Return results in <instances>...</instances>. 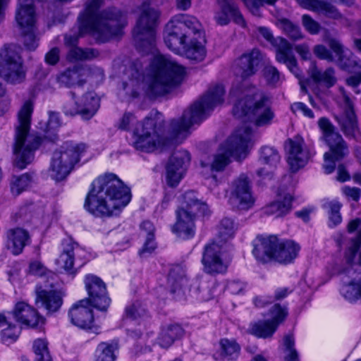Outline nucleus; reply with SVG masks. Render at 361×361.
Segmentation results:
<instances>
[{
  "label": "nucleus",
  "instance_id": "de8ad7c7",
  "mask_svg": "<svg viewBox=\"0 0 361 361\" xmlns=\"http://www.w3.org/2000/svg\"><path fill=\"white\" fill-rule=\"evenodd\" d=\"M33 173H26L20 176H13L11 183V191L18 195L25 190L32 181Z\"/></svg>",
  "mask_w": 361,
  "mask_h": 361
},
{
  "label": "nucleus",
  "instance_id": "473e14b6",
  "mask_svg": "<svg viewBox=\"0 0 361 361\" xmlns=\"http://www.w3.org/2000/svg\"><path fill=\"white\" fill-rule=\"evenodd\" d=\"M254 248H299L300 245L293 240H284L279 241L276 235H269L264 236L263 235H257L252 241Z\"/></svg>",
  "mask_w": 361,
  "mask_h": 361
},
{
  "label": "nucleus",
  "instance_id": "f3484780",
  "mask_svg": "<svg viewBox=\"0 0 361 361\" xmlns=\"http://www.w3.org/2000/svg\"><path fill=\"white\" fill-rule=\"evenodd\" d=\"M232 259L227 250H204L201 259L203 271L211 275L224 274L226 273Z\"/></svg>",
  "mask_w": 361,
  "mask_h": 361
},
{
  "label": "nucleus",
  "instance_id": "4d7b16f0",
  "mask_svg": "<svg viewBox=\"0 0 361 361\" xmlns=\"http://www.w3.org/2000/svg\"><path fill=\"white\" fill-rule=\"evenodd\" d=\"M302 25L305 30L311 35H317L322 30L321 25L310 15L304 14L301 18Z\"/></svg>",
  "mask_w": 361,
  "mask_h": 361
},
{
  "label": "nucleus",
  "instance_id": "37998d69",
  "mask_svg": "<svg viewBox=\"0 0 361 361\" xmlns=\"http://www.w3.org/2000/svg\"><path fill=\"white\" fill-rule=\"evenodd\" d=\"M35 18L33 19L31 25L27 24L26 22L23 25L18 24L22 30L24 45L30 51L35 50L38 46L37 39L35 34Z\"/></svg>",
  "mask_w": 361,
  "mask_h": 361
},
{
  "label": "nucleus",
  "instance_id": "ddd939ff",
  "mask_svg": "<svg viewBox=\"0 0 361 361\" xmlns=\"http://www.w3.org/2000/svg\"><path fill=\"white\" fill-rule=\"evenodd\" d=\"M271 319L259 320L250 323L248 332L249 334L262 338H269L272 337L278 326L281 324L288 316V309L286 306H281L279 304H275L269 310Z\"/></svg>",
  "mask_w": 361,
  "mask_h": 361
},
{
  "label": "nucleus",
  "instance_id": "7ed1b4c3",
  "mask_svg": "<svg viewBox=\"0 0 361 361\" xmlns=\"http://www.w3.org/2000/svg\"><path fill=\"white\" fill-rule=\"evenodd\" d=\"M185 73L183 66L165 56H156L142 85L145 94L154 99L169 94L182 82Z\"/></svg>",
  "mask_w": 361,
  "mask_h": 361
},
{
  "label": "nucleus",
  "instance_id": "a211bd4d",
  "mask_svg": "<svg viewBox=\"0 0 361 361\" xmlns=\"http://www.w3.org/2000/svg\"><path fill=\"white\" fill-rule=\"evenodd\" d=\"M104 76L103 70L98 67L74 66L67 68L58 77L57 80L61 85L71 87L75 85H82L86 80L85 77Z\"/></svg>",
  "mask_w": 361,
  "mask_h": 361
},
{
  "label": "nucleus",
  "instance_id": "79ce46f5",
  "mask_svg": "<svg viewBox=\"0 0 361 361\" xmlns=\"http://www.w3.org/2000/svg\"><path fill=\"white\" fill-rule=\"evenodd\" d=\"M117 348L116 343H100L95 350L94 361H115L114 351Z\"/></svg>",
  "mask_w": 361,
  "mask_h": 361
},
{
  "label": "nucleus",
  "instance_id": "7c9ffc66",
  "mask_svg": "<svg viewBox=\"0 0 361 361\" xmlns=\"http://www.w3.org/2000/svg\"><path fill=\"white\" fill-rule=\"evenodd\" d=\"M298 4L302 8L325 17L334 20L342 18V14L338 8L331 3L324 0H296Z\"/></svg>",
  "mask_w": 361,
  "mask_h": 361
},
{
  "label": "nucleus",
  "instance_id": "4c0bfd02",
  "mask_svg": "<svg viewBox=\"0 0 361 361\" xmlns=\"http://www.w3.org/2000/svg\"><path fill=\"white\" fill-rule=\"evenodd\" d=\"M218 8L228 15L240 26H245V19L234 0H216Z\"/></svg>",
  "mask_w": 361,
  "mask_h": 361
},
{
  "label": "nucleus",
  "instance_id": "b1692460",
  "mask_svg": "<svg viewBox=\"0 0 361 361\" xmlns=\"http://www.w3.org/2000/svg\"><path fill=\"white\" fill-rule=\"evenodd\" d=\"M252 252L257 262L263 264L271 262L287 264L298 256V250H252Z\"/></svg>",
  "mask_w": 361,
  "mask_h": 361
},
{
  "label": "nucleus",
  "instance_id": "774afa93",
  "mask_svg": "<svg viewBox=\"0 0 361 361\" xmlns=\"http://www.w3.org/2000/svg\"><path fill=\"white\" fill-rule=\"evenodd\" d=\"M219 231L221 233H226L228 236H233L234 233V223L230 218H224L219 224Z\"/></svg>",
  "mask_w": 361,
  "mask_h": 361
},
{
  "label": "nucleus",
  "instance_id": "f257e3e1",
  "mask_svg": "<svg viewBox=\"0 0 361 361\" xmlns=\"http://www.w3.org/2000/svg\"><path fill=\"white\" fill-rule=\"evenodd\" d=\"M101 6V0H89L85 3L84 11L78 17V25L64 35V44L68 49L77 47L79 39L87 33L99 44L121 35L126 24L124 13L116 7L99 11Z\"/></svg>",
  "mask_w": 361,
  "mask_h": 361
},
{
  "label": "nucleus",
  "instance_id": "58836bf2",
  "mask_svg": "<svg viewBox=\"0 0 361 361\" xmlns=\"http://www.w3.org/2000/svg\"><path fill=\"white\" fill-rule=\"evenodd\" d=\"M220 355L222 359L234 360L240 352V345L233 339L221 338L219 341Z\"/></svg>",
  "mask_w": 361,
  "mask_h": 361
},
{
  "label": "nucleus",
  "instance_id": "423d86ee",
  "mask_svg": "<svg viewBox=\"0 0 361 361\" xmlns=\"http://www.w3.org/2000/svg\"><path fill=\"white\" fill-rule=\"evenodd\" d=\"M133 136V147L146 153L162 151L170 142L165 134L164 121L152 118H146L142 123H137Z\"/></svg>",
  "mask_w": 361,
  "mask_h": 361
},
{
  "label": "nucleus",
  "instance_id": "dca6fc26",
  "mask_svg": "<svg viewBox=\"0 0 361 361\" xmlns=\"http://www.w3.org/2000/svg\"><path fill=\"white\" fill-rule=\"evenodd\" d=\"M84 281L90 304L98 310L106 312L110 305L111 299L108 296L105 283L94 274L86 275Z\"/></svg>",
  "mask_w": 361,
  "mask_h": 361
},
{
  "label": "nucleus",
  "instance_id": "aec40b11",
  "mask_svg": "<svg viewBox=\"0 0 361 361\" xmlns=\"http://www.w3.org/2000/svg\"><path fill=\"white\" fill-rule=\"evenodd\" d=\"M262 60V55L259 49H253L247 51L235 60L234 73L242 79L248 78L257 73Z\"/></svg>",
  "mask_w": 361,
  "mask_h": 361
},
{
  "label": "nucleus",
  "instance_id": "bb28decb",
  "mask_svg": "<svg viewBox=\"0 0 361 361\" xmlns=\"http://www.w3.org/2000/svg\"><path fill=\"white\" fill-rule=\"evenodd\" d=\"M328 44L337 56V63L341 69L352 73L361 71L360 61H357L350 51L344 50L338 40L330 38L328 40Z\"/></svg>",
  "mask_w": 361,
  "mask_h": 361
},
{
  "label": "nucleus",
  "instance_id": "bf43d9fd",
  "mask_svg": "<svg viewBox=\"0 0 361 361\" xmlns=\"http://www.w3.org/2000/svg\"><path fill=\"white\" fill-rule=\"evenodd\" d=\"M326 208L329 209V219L334 226L341 222V216L340 214L341 204L338 202L333 201L327 202L324 204Z\"/></svg>",
  "mask_w": 361,
  "mask_h": 361
},
{
  "label": "nucleus",
  "instance_id": "1a4fd4ad",
  "mask_svg": "<svg viewBox=\"0 0 361 361\" xmlns=\"http://www.w3.org/2000/svg\"><path fill=\"white\" fill-rule=\"evenodd\" d=\"M86 149L85 145L66 143L56 150L51 161L49 174L56 181L64 180L73 170L75 164Z\"/></svg>",
  "mask_w": 361,
  "mask_h": 361
},
{
  "label": "nucleus",
  "instance_id": "39448f33",
  "mask_svg": "<svg viewBox=\"0 0 361 361\" xmlns=\"http://www.w3.org/2000/svg\"><path fill=\"white\" fill-rule=\"evenodd\" d=\"M225 90L223 85H216L210 87L199 100L194 102L189 109L185 110L181 118L171 123V129L175 137L186 133L195 123L205 119L215 106L224 102Z\"/></svg>",
  "mask_w": 361,
  "mask_h": 361
},
{
  "label": "nucleus",
  "instance_id": "338daca9",
  "mask_svg": "<svg viewBox=\"0 0 361 361\" xmlns=\"http://www.w3.org/2000/svg\"><path fill=\"white\" fill-rule=\"evenodd\" d=\"M324 164L323 165V168L326 174L331 173L336 168V161H338V159H336L334 154L330 150V152H326L324 155Z\"/></svg>",
  "mask_w": 361,
  "mask_h": 361
},
{
  "label": "nucleus",
  "instance_id": "c756f323",
  "mask_svg": "<svg viewBox=\"0 0 361 361\" xmlns=\"http://www.w3.org/2000/svg\"><path fill=\"white\" fill-rule=\"evenodd\" d=\"M11 314L17 322L30 327L37 326L42 319L37 310L24 302L16 303Z\"/></svg>",
  "mask_w": 361,
  "mask_h": 361
},
{
  "label": "nucleus",
  "instance_id": "4be33fe9",
  "mask_svg": "<svg viewBox=\"0 0 361 361\" xmlns=\"http://www.w3.org/2000/svg\"><path fill=\"white\" fill-rule=\"evenodd\" d=\"M190 160V154L185 150L177 151L171 155L166 165V180L170 187H176L180 182Z\"/></svg>",
  "mask_w": 361,
  "mask_h": 361
},
{
  "label": "nucleus",
  "instance_id": "680f3d73",
  "mask_svg": "<svg viewBox=\"0 0 361 361\" xmlns=\"http://www.w3.org/2000/svg\"><path fill=\"white\" fill-rule=\"evenodd\" d=\"M344 257L346 264L361 266V250H345Z\"/></svg>",
  "mask_w": 361,
  "mask_h": 361
},
{
  "label": "nucleus",
  "instance_id": "9b49d317",
  "mask_svg": "<svg viewBox=\"0 0 361 361\" xmlns=\"http://www.w3.org/2000/svg\"><path fill=\"white\" fill-rule=\"evenodd\" d=\"M18 49L16 45L8 44L0 51V76L11 84L20 83L25 78L23 60Z\"/></svg>",
  "mask_w": 361,
  "mask_h": 361
},
{
  "label": "nucleus",
  "instance_id": "a878e982",
  "mask_svg": "<svg viewBox=\"0 0 361 361\" xmlns=\"http://www.w3.org/2000/svg\"><path fill=\"white\" fill-rule=\"evenodd\" d=\"M176 222L172 228L173 233L184 238H192L195 233V220L196 214L194 211L178 209L176 212Z\"/></svg>",
  "mask_w": 361,
  "mask_h": 361
},
{
  "label": "nucleus",
  "instance_id": "412c9836",
  "mask_svg": "<svg viewBox=\"0 0 361 361\" xmlns=\"http://www.w3.org/2000/svg\"><path fill=\"white\" fill-rule=\"evenodd\" d=\"M304 140L300 136L288 139L285 143V149L288 152L287 161L292 172H296L305 166L310 156L303 149Z\"/></svg>",
  "mask_w": 361,
  "mask_h": 361
},
{
  "label": "nucleus",
  "instance_id": "603ef678",
  "mask_svg": "<svg viewBox=\"0 0 361 361\" xmlns=\"http://www.w3.org/2000/svg\"><path fill=\"white\" fill-rule=\"evenodd\" d=\"M260 159L267 164L276 166L280 161V156L274 147L264 146L260 149Z\"/></svg>",
  "mask_w": 361,
  "mask_h": 361
},
{
  "label": "nucleus",
  "instance_id": "6ab92c4d",
  "mask_svg": "<svg viewBox=\"0 0 361 361\" xmlns=\"http://www.w3.org/2000/svg\"><path fill=\"white\" fill-rule=\"evenodd\" d=\"M343 98L345 105L343 112L340 115H335L334 118L347 137L356 140L360 136V130L353 102L345 94H343Z\"/></svg>",
  "mask_w": 361,
  "mask_h": 361
},
{
  "label": "nucleus",
  "instance_id": "4468645a",
  "mask_svg": "<svg viewBox=\"0 0 361 361\" xmlns=\"http://www.w3.org/2000/svg\"><path fill=\"white\" fill-rule=\"evenodd\" d=\"M253 144L252 128L247 125H243L237 128L222 146L228 154L240 159L246 157L249 148Z\"/></svg>",
  "mask_w": 361,
  "mask_h": 361
},
{
  "label": "nucleus",
  "instance_id": "f03ea898",
  "mask_svg": "<svg viewBox=\"0 0 361 361\" xmlns=\"http://www.w3.org/2000/svg\"><path fill=\"white\" fill-rule=\"evenodd\" d=\"M130 189L114 174L99 178L88 193L85 209L96 216L117 214L130 200Z\"/></svg>",
  "mask_w": 361,
  "mask_h": 361
},
{
  "label": "nucleus",
  "instance_id": "2eb2a0df",
  "mask_svg": "<svg viewBox=\"0 0 361 361\" xmlns=\"http://www.w3.org/2000/svg\"><path fill=\"white\" fill-rule=\"evenodd\" d=\"M318 126L322 132V138L329 147L336 159L342 160L348 154V147L341 135L335 130L334 126L326 117L318 121Z\"/></svg>",
  "mask_w": 361,
  "mask_h": 361
},
{
  "label": "nucleus",
  "instance_id": "8fccbe9b",
  "mask_svg": "<svg viewBox=\"0 0 361 361\" xmlns=\"http://www.w3.org/2000/svg\"><path fill=\"white\" fill-rule=\"evenodd\" d=\"M341 293L350 302L361 300V280L357 283L351 282L343 286L341 289Z\"/></svg>",
  "mask_w": 361,
  "mask_h": 361
},
{
  "label": "nucleus",
  "instance_id": "2f4dec72",
  "mask_svg": "<svg viewBox=\"0 0 361 361\" xmlns=\"http://www.w3.org/2000/svg\"><path fill=\"white\" fill-rule=\"evenodd\" d=\"M188 283L185 267L182 264L170 266L166 286L172 294L180 293Z\"/></svg>",
  "mask_w": 361,
  "mask_h": 361
},
{
  "label": "nucleus",
  "instance_id": "e433bc0d",
  "mask_svg": "<svg viewBox=\"0 0 361 361\" xmlns=\"http://www.w3.org/2000/svg\"><path fill=\"white\" fill-rule=\"evenodd\" d=\"M276 25L291 40L298 41L304 38V35L300 26L288 18H277Z\"/></svg>",
  "mask_w": 361,
  "mask_h": 361
},
{
  "label": "nucleus",
  "instance_id": "0eeeda50",
  "mask_svg": "<svg viewBox=\"0 0 361 361\" xmlns=\"http://www.w3.org/2000/svg\"><path fill=\"white\" fill-rule=\"evenodd\" d=\"M233 114L243 122L254 121L257 126L270 124L274 116L269 97L262 93L246 95L239 99L233 106Z\"/></svg>",
  "mask_w": 361,
  "mask_h": 361
},
{
  "label": "nucleus",
  "instance_id": "cd10ccee",
  "mask_svg": "<svg viewBox=\"0 0 361 361\" xmlns=\"http://www.w3.org/2000/svg\"><path fill=\"white\" fill-rule=\"evenodd\" d=\"M37 302H40L48 313H54L61 308L65 293L62 290L44 289L41 286L35 288Z\"/></svg>",
  "mask_w": 361,
  "mask_h": 361
},
{
  "label": "nucleus",
  "instance_id": "49530a36",
  "mask_svg": "<svg viewBox=\"0 0 361 361\" xmlns=\"http://www.w3.org/2000/svg\"><path fill=\"white\" fill-rule=\"evenodd\" d=\"M140 235L145 238L143 248H156L157 244L155 241V227L149 221H144L140 224Z\"/></svg>",
  "mask_w": 361,
  "mask_h": 361
},
{
  "label": "nucleus",
  "instance_id": "393cba45",
  "mask_svg": "<svg viewBox=\"0 0 361 361\" xmlns=\"http://www.w3.org/2000/svg\"><path fill=\"white\" fill-rule=\"evenodd\" d=\"M75 107L72 109L68 104L63 107L66 115L81 114L85 118H91L99 107V99L94 92H87L79 101H75Z\"/></svg>",
  "mask_w": 361,
  "mask_h": 361
},
{
  "label": "nucleus",
  "instance_id": "c03bdc74",
  "mask_svg": "<svg viewBox=\"0 0 361 361\" xmlns=\"http://www.w3.org/2000/svg\"><path fill=\"white\" fill-rule=\"evenodd\" d=\"M56 264L59 267L64 269L72 278L74 277L77 273V269L73 268V250H64L56 259Z\"/></svg>",
  "mask_w": 361,
  "mask_h": 361
},
{
  "label": "nucleus",
  "instance_id": "a18cd8bd",
  "mask_svg": "<svg viewBox=\"0 0 361 361\" xmlns=\"http://www.w3.org/2000/svg\"><path fill=\"white\" fill-rule=\"evenodd\" d=\"M206 49L201 42L191 40L190 44L185 49V56L195 62L202 61L206 56Z\"/></svg>",
  "mask_w": 361,
  "mask_h": 361
},
{
  "label": "nucleus",
  "instance_id": "72a5a7b5",
  "mask_svg": "<svg viewBox=\"0 0 361 361\" xmlns=\"http://www.w3.org/2000/svg\"><path fill=\"white\" fill-rule=\"evenodd\" d=\"M184 329L179 324H170L162 328L157 337V343L163 348H169L175 341L180 338L184 334Z\"/></svg>",
  "mask_w": 361,
  "mask_h": 361
},
{
  "label": "nucleus",
  "instance_id": "69168bd1",
  "mask_svg": "<svg viewBox=\"0 0 361 361\" xmlns=\"http://www.w3.org/2000/svg\"><path fill=\"white\" fill-rule=\"evenodd\" d=\"M313 51L315 56L320 59L326 60L330 62L334 60L330 50L322 44L316 45L314 47Z\"/></svg>",
  "mask_w": 361,
  "mask_h": 361
},
{
  "label": "nucleus",
  "instance_id": "f704fd0d",
  "mask_svg": "<svg viewBox=\"0 0 361 361\" xmlns=\"http://www.w3.org/2000/svg\"><path fill=\"white\" fill-rule=\"evenodd\" d=\"M309 73L314 82L322 83L328 88L333 87L337 81L335 71L333 68H328L322 72L316 66L314 63H312L309 69Z\"/></svg>",
  "mask_w": 361,
  "mask_h": 361
},
{
  "label": "nucleus",
  "instance_id": "20e7f679",
  "mask_svg": "<svg viewBox=\"0 0 361 361\" xmlns=\"http://www.w3.org/2000/svg\"><path fill=\"white\" fill-rule=\"evenodd\" d=\"M33 109V101L28 99L18 113L13 151L15 155L13 166L19 169H25L32 162L35 152L42 143L40 137L29 133Z\"/></svg>",
  "mask_w": 361,
  "mask_h": 361
},
{
  "label": "nucleus",
  "instance_id": "13d9d810",
  "mask_svg": "<svg viewBox=\"0 0 361 361\" xmlns=\"http://www.w3.org/2000/svg\"><path fill=\"white\" fill-rule=\"evenodd\" d=\"M185 206H183L180 209L193 210L194 213L196 214L197 211L200 207L201 203L196 197L195 193L192 191L186 192L183 195Z\"/></svg>",
  "mask_w": 361,
  "mask_h": 361
},
{
  "label": "nucleus",
  "instance_id": "c85d7f7f",
  "mask_svg": "<svg viewBox=\"0 0 361 361\" xmlns=\"http://www.w3.org/2000/svg\"><path fill=\"white\" fill-rule=\"evenodd\" d=\"M86 302L83 300L73 305L68 312L71 322L81 329H91L94 326L92 310L85 307Z\"/></svg>",
  "mask_w": 361,
  "mask_h": 361
},
{
  "label": "nucleus",
  "instance_id": "f8f14e48",
  "mask_svg": "<svg viewBox=\"0 0 361 361\" xmlns=\"http://www.w3.org/2000/svg\"><path fill=\"white\" fill-rule=\"evenodd\" d=\"M259 33L275 48L276 60L285 64L297 78L300 75L297 59L293 51L292 44L284 37H274L269 29L265 27L258 28Z\"/></svg>",
  "mask_w": 361,
  "mask_h": 361
},
{
  "label": "nucleus",
  "instance_id": "09e8293b",
  "mask_svg": "<svg viewBox=\"0 0 361 361\" xmlns=\"http://www.w3.org/2000/svg\"><path fill=\"white\" fill-rule=\"evenodd\" d=\"M35 361H52L48 349V343L44 339H37L33 343Z\"/></svg>",
  "mask_w": 361,
  "mask_h": 361
},
{
  "label": "nucleus",
  "instance_id": "9d476101",
  "mask_svg": "<svg viewBox=\"0 0 361 361\" xmlns=\"http://www.w3.org/2000/svg\"><path fill=\"white\" fill-rule=\"evenodd\" d=\"M159 17V12L157 10L146 4H142L140 16L133 31L137 47L143 49L153 47Z\"/></svg>",
  "mask_w": 361,
  "mask_h": 361
},
{
  "label": "nucleus",
  "instance_id": "052dcab7",
  "mask_svg": "<svg viewBox=\"0 0 361 361\" xmlns=\"http://www.w3.org/2000/svg\"><path fill=\"white\" fill-rule=\"evenodd\" d=\"M263 73L264 78L269 85L274 86L279 81L280 73L275 66H265Z\"/></svg>",
  "mask_w": 361,
  "mask_h": 361
},
{
  "label": "nucleus",
  "instance_id": "5701e85b",
  "mask_svg": "<svg viewBox=\"0 0 361 361\" xmlns=\"http://www.w3.org/2000/svg\"><path fill=\"white\" fill-rule=\"evenodd\" d=\"M231 196L232 203L239 209H247L252 206L250 182L245 174L233 182Z\"/></svg>",
  "mask_w": 361,
  "mask_h": 361
},
{
  "label": "nucleus",
  "instance_id": "c9c22d12",
  "mask_svg": "<svg viewBox=\"0 0 361 361\" xmlns=\"http://www.w3.org/2000/svg\"><path fill=\"white\" fill-rule=\"evenodd\" d=\"M292 200V197L287 195L282 201H275L264 207V213L267 215H275L276 217L283 216L291 210Z\"/></svg>",
  "mask_w": 361,
  "mask_h": 361
},
{
  "label": "nucleus",
  "instance_id": "5fc2aeb1",
  "mask_svg": "<svg viewBox=\"0 0 361 361\" xmlns=\"http://www.w3.org/2000/svg\"><path fill=\"white\" fill-rule=\"evenodd\" d=\"M360 227L355 237L350 239L351 246L350 248H360L361 247V219L359 218L351 220L348 226L347 231L348 233H353Z\"/></svg>",
  "mask_w": 361,
  "mask_h": 361
},
{
  "label": "nucleus",
  "instance_id": "0e129e2a",
  "mask_svg": "<svg viewBox=\"0 0 361 361\" xmlns=\"http://www.w3.org/2000/svg\"><path fill=\"white\" fill-rule=\"evenodd\" d=\"M232 237L233 236H228L226 233H221V232L219 231L217 235L212 240L210 243L206 245L204 248H213L214 247L221 248L226 246L228 241L231 240Z\"/></svg>",
  "mask_w": 361,
  "mask_h": 361
},
{
  "label": "nucleus",
  "instance_id": "e2e57ef3",
  "mask_svg": "<svg viewBox=\"0 0 361 361\" xmlns=\"http://www.w3.org/2000/svg\"><path fill=\"white\" fill-rule=\"evenodd\" d=\"M232 237L233 236H228L226 233H221V232L219 231L217 235L212 240L210 243L206 245L204 248H213L214 247L221 248L226 246L228 241L231 240Z\"/></svg>",
  "mask_w": 361,
  "mask_h": 361
},
{
  "label": "nucleus",
  "instance_id": "a19ab883",
  "mask_svg": "<svg viewBox=\"0 0 361 361\" xmlns=\"http://www.w3.org/2000/svg\"><path fill=\"white\" fill-rule=\"evenodd\" d=\"M147 315L148 313L145 307L140 302L136 301L126 307L123 319L135 321L140 324Z\"/></svg>",
  "mask_w": 361,
  "mask_h": 361
},
{
  "label": "nucleus",
  "instance_id": "ea45409f",
  "mask_svg": "<svg viewBox=\"0 0 361 361\" xmlns=\"http://www.w3.org/2000/svg\"><path fill=\"white\" fill-rule=\"evenodd\" d=\"M7 238L12 242L14 248H24L30 245V236L29 233L23 228H11L7 232Z\"/></svg>",
  "mask_w": 361,
  "mask_h": 361
},
{
  "label": "nucleus",
  "instance_id": "864d4df0",
  "mask_svg": "<svg viewBox=\"0 0 361 361\" xmlns=\"http://www.w3.org/2000/svg\"><path fill=\"white\" fill-rule=\"evenodd\" d=\"M221 152L217 154L214 159L212 164V170L216 171H223L226 166L230 163V157H233L232 154L228 153L224 149V146H221Z\"/></svg>",
  "mask_w": 361,
  "mask_h": 361
},
{
  "label": "nucleus",
  "instance_id": "6e6d98bb",
  "mask_svg": "<svg viewBox=\"0 0 361 361\" xmlns=\"http://www.w3.org/2000/svg\"><path fill=\"white\" fill-rule=\"evenodd\" d=\"M20 334V328L11 322L2 329L1 339L4 342H13L18 338Z\"/></svg>",
  "mask_w": 361,
  "mask_h": 361
},
{
  "label": "nucleus",
  "instance_id": "6e6552de",
  "mask_svg": "<svg viewBox=\"0 0 361 361\" xmlns=\"http://www.w3.org/2000/svg\"><path fill=\"white\" fill-rule=\"evenodd\" d=\"M202 32V25L194 16L180 14L174 16L166 25L164 42L169 49L176 51L184 45L190 33Z\"/></svg>",
  "mask_w": 361,
  "mask_h": 361
},
{
  "label": "nucleus",
  "instance_id": "3c124183",
  "mask_svg": "<svg viewBox=\"0 0 361 361\" xmlns=\"http://www.w3.org/2000/svg\"><path fill=\"white\" fill-rule=\"evenodd\" d=\"M285 347V361H299L298 353L295 348V338L293 334L283 337Z\"/></svg>",
  "mask_w": 361,
  "mask_h": 361
}]
</instances>
